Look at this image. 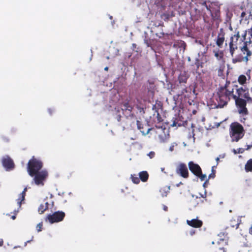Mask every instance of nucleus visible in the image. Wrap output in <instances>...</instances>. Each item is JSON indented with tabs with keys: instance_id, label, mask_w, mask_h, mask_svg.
Wrapping results in <instances>:
<instances>
[{
	"instance_id": "obj_1",
	"label": "nucleus",
	"mask_w": 252,
	"mask_h": 252,
	"mask_svg": "<svg viewBox=\"0 0 252 252\" xmlns=\"http://www.w3.org/2000/svg\"><path fill=\"white\" fill-rule=\"evenodd\" d=\"M230 82L226 80L223 86L218 88L216 94L215 95L216 102L214 104V108H223L226 106L230 101L231 97L235 100V103L238 107L239 113L243 115L248 114V111L246 108L247 101L246 100L237 97L233 94V89H230L229 86Z\"/></svg>"
},
{
	"instance_id": "obj_2",
	"label": "nucleus",
	"mask_w": 252,
	"mask_h": 252,
	"mask_svg": "<svg viewBox=\"0 0 252 252\" xmlns=\"http://www.w3.org/2000/svg\"><path fill=\"white\" fill-rule=\"evenodd\" d=\"M247 31H245L244 33L242 35V38L240 39V43L243 42V45L240 47L241 53L236 55L232 59V63H236L242 62H248V57L252 55V52L248 47V43H251V39L249 41H245L246 39Z\"/></svg>"
},
{
	"instance_id": "obj_3",
	"label": "nucleus",
	"mask_w": 252,
	"mask_h": 252,
	"mask_svg": "<svg viewBox=\"0 0 252 252\" xmlns=\"http://www.w3.org/2000/svg\"><path fill=\"white\" fill-rule=\"evenodd\" d=\"M245 134L243 126L238 122L232 123L229 127V135L232 142H238Z\"/></svg>"
},
{
	"instance_id": "obj_4",
	"label": "nucleus",
	"mask_w": 252,
	"mask_h": 252,
	"mask_svg": "<svg viewBox=\"0 0 252 252\" xmlns=\"http://www.w3.org/2000/svg\"><path fill=\"white\" fill-rule=\"evenodd\" d=\"M43 162L39 159L33 156L27 164V171L30 176H32L37 172L41 171Z\"/></svg>"
},
{
	"instance_id": "obj_5",
	"label": "nucleus",
	"mask_w": 252,
	"mask_h": 252,
	"mask_svg": "<svg viewBox=\"0 0 252 252\" xmlns=\"http://www.w3.org/2000/svg\"><path fill=\"white\" fill-rule=\"evenodd\" d=\"M188 167L190 172L194 176L199 178L201 181H203L206 179V175L203 174L202 169L198 164L190 161L188 163Z\"/></svg>"
},
{
	"instance_id": "obj_6",
	"label": "nucleus",
	"mask_w": 252,
	"mask_h": 252,
	"mask_svg": "<svg viewBox=\"0 0 252 252\" xmlns=\"http://www.w3.org/2000/svg\"><path fill=\"white\" fill-rule=\"evenodd\" d=\"M48 176V173L46 170H42L37 172L33 176L32 183L35 184L38 186H43L44 182L46 180Z\"/></svg>"
},
{
	"instance_id": "obj_7",
	"label": "nucleus",
	"mask_w": 252,
	"mask_h": 252,
	"mask_svg": "<svg viewBox=\"0 0 252 252\" xmlns=\"http://www.w3.org/2000/svg\"><path fill=\"white\" fill-rule=\"evenodd\" d=\"M240 38L239 31H235V33L230 37L229 47V52L232 57H233L236 50L238 49V41Z\"/></svg>"
},
{
	"instance_id": "obj_8",
	"label": "nucleus",
	"mask_w": 252,
	"mask_h": 252,
	"mask_svg": "<svg viewBox=\"0 0 252 252\" xmlns=\"http://www.w3.org/2000/svg\"><path fill=\"white\" fill-rule=\"evenodd\" d=\"M65 216L64 212L58 211L52 214H49L47 216L46 220H48L51 223L58 222L62 221L64 219Z\"/></svg>"
},
{
	"instance_id": "obj_9",
	"label": "nucleus",
	"mask_w": 252,
	"mask_h": 252,
	"mask_svg": "<svg viewBox=\"0 0 252 252\" xmlns=\"http://www.w3.org/2000/svg\"><path fill=\"white\" fill-rule=\"evenodd\" d=\"M175 172L178 176L184 179L189 177V173L188 167L184 163H179L176 167Z\"/></svg>"
},
{
	"instance_id": "obj_10",
	"label": "nucleus",
	"mask_w": 252,
	"mask_h": 252,
	"mask_svg": "<svg viewBox=\"0 0 252 252\" xmlns=\"http://www.w3.org/2000/svg\"><path fill=\"white\" fill-rule=\"evenodd\" d=\"M207 9L210 12L213 20H220V7L211 4L206 5Z\"/></svg>"
},
{
	"instance_id": "obj_11",
	"label": "nucleus",
	"mask_w": 252,
	"mask_h": 252,
	"mask_svg": "<svg viewBox=\"0 0 252 252\" xmlns=\"http://www.w3.org/2000/svg\"><path fill=\"white\" fill-rule=\"evenodd\" d=\"M135 109L139 110L140 112L143 111V108L136 104L135 101L134 102L133 105L132 104V103L130 101L127 102V110L129 111L130 113H131L128 117H127V118H130L131 119H133L134 120H136V117L134 113Z\"/></svg>"
},
{
	"instance_id": "obj_12",
	"label": "nucleus",
	"mask_w": 252,
	"mask_h": 252,
	"mask_svg": "<svg viewBox=\"0 0 252 252\" xmlns=\"http://www.w3.org/2000/svg\"><path fill=\"white\" fill-rule=\"evenodd\" d=\"M2 164L7 171L12 170L15 166L13 160L8 156L2 158Z\"/></svg>"
},
{
	"instance_id": "obj_13",
	"label": "nucleus",
	"mask_w": 252,
	"mask_h": 252,
	"mask_svg": "<svg viewBox=\"0 0 252 252\" xmlns=\"http://www.w3.org/2000/svg\"><path fill=\"white\" fill-rule=\"evenodd\" d=\"M237 93L238 94V97H244L247 99L248 102H252V98L250 96L249 91L247 89H244L243 87H241L237 90Z\"/></svg>"
},
{
	"instance_id": "obj_14",
	"label": "nucleus",
	"mask_w": 252,
	"mask_h": 252,
	"mask_svg": "<svg viewBox=\"0 0 252 252\" xmlns=\"http://www.w3.org/2000/svg\"><path fill=\"white\" fill-rule=\"evenodd\" d=\"M225 33L223 29L220 28L216 40V44L219 48H222L224 41L225 40Z\"/></svg>"
},
{
	"instance_id": "obj_15",
	"label": "nucleus",
	"mask_w": 252,
	"mask_h": 252,
	"mask_svg": "<svg viewBox=\"0 0 252 252\" xmlns=\"http://www.w3.org/2000/svg\"><path fill=\"white\" fill-rule=\"evenodd\" d=\"M187 223L189 226L194 228H200L203 225L202 221L198 220L197 218L191 220H187Z\"/></svg>"
},
{
	"instance_id": "obj_16",
	"label": "nucleus",
	"mask_w": 252,
	"mask_h": 252,
	"mask_svg": "<svg viewBox=\"0 0 252 252\" xmlns=\"http://www.w3.org/2000/svg\"><path fill=\"white\" fill-rule=\"evenodd\" d=\"M136 122V124L138 128L140 130L141 132L144 135L148 134L150 131L152 129L151 128H148L145 130L144 128V125H142L141 122L137 120H135Z\"/></svg>"
},
{
	"instance_id": "obj_17",
	"label": "nucleus",
	"mask_w": 252,
	"mask_h": 252,
	"mask_svg": "<svg viewBox=\"0 0 252 252\" xmlns=\"http://www.w3.org/2000/svg\"><path fill=\"white\" fill-rule=\"evenodd\" d=\"M219 244H220L221 243L222 244L223 247H219V252H226V248L223 247V246H227L228 245V239L225 238L220 239V241H218Z\"/></svg>"
},
{
	"instance_id": "obj_18",
	"label": "nucleus",
	"mask_w": 252,
	"mask_h": 252,
	"mask_svg": "<svg viewBox=\"0 0 252 252\" xmlns=\"http://www.w3.org/2000/svg\"><path fill=\"white\" fill-rule=\"evenodd\" d=\"M149 174L146 171H143L139 173L140 180L143 182H147L149 179Z\"/></svg>"
},
{
	"instance_id": "obj_19",
	"label": "nucleus",
	"mask_w": 252,
	"mask_h": 252,
	"mask_svg": "<svg viewBox=\"0 0 252 252\" xmlns=\"http://www.w3.org/2000/svg\"><path fill=\"white\" fill-rule=\"evenodd\" d=\"M189 76L185 72H182L178 76V81L180 84L187 83Z\"/></svg>"
},
{
	"instance_id": "obj_20",
	"label": "nucleus",
	"mask_w": 252,
	"mask_h": 252,
	"mask_svg": "<svg viewBox=\"0 0 252 252\" xmlns=\"http://www.w3.org/2000/svg\"><path fill=\"white\" fill-rule=\"evenodd\" d=\"M49 208V203L46 202L44 204H41L38 208V212L40 214L44 213Z\"/></svg>"
},
{
	"instance_id": "obj_21",
	"label": "nucleus",
	"mask_w": 252,
	"mask_h": 252,
	"mask_svg": "<svg viewBox=\"0 0 252 252\" xmlns=\"http://www.w3.org/2000/svg\"><path fill=\"white\" fill-rule=\"evenodd\" d=\"M162 104L161 101H157L156 104L153 105L152 106V109L155 111V112H158L159 109H162Z\"/></svg>"
},
{
	"instance_id": "obj_22",
	"label": "nucleus",
	"mask_w": 252,
	"mask_h": 252,
	"mask_svg": "<svg viewBox=\"0 0 252 252\" xmlns=\"http://www.w3.org/2000/svg\"><path fill=\"white\" fill-rule=\"evenodd\" d=\"M245 169L246 172H252V158L248 160L245 165Z\"/></svg>"
},
{
	"instance_id": "obj_23",
	"label": "nucleus",
	"mask_w": 252,
	"mask_h": 252,
	"mask_svg": "<svg viewBox=\"0 0 252 252\" xmlns=\"http://www.w3.org/2000/svg\"><path fill=\"white\" fill-rule=\"evenodd\" d=\"M26 195L20 193L19 198L17 199V204L19 208H21V204L23 201H24Z\"/></svg>"
},
{
	"instance_id": "obj_24",
	"label": "nucleus",
	"mask_w": 252,
	"mask_h": 252,
	"mask_svg": "<svg viewBox=\"0 0 252 252\" xmlns=\"http://www.w3.org/2000/svg\"><path fill=\"white\" fill-rule=\"evenodd\" d=\"M215 56L218 60H221L223 57V54L222 51H216L215 52Z\"/></svg>"
},
{
	"instance_id": "obj_25",
	"label": "nucleus",
	"mask_w": 252,
	"mask_h": 252,
	"mask_svg": "<svg viewBox=\"0 0 252 252\" xmlns=\"http://www.w3.org/2000/svg\"><path fill=\"white\" fill-rule=\"evenodd\" d=\"M247 78L245 75H241L238 78V82L240 84L243 85L246 83Z\"/></svg>"
},
{
	"instance_id": "obj_26",
	"label": "nucleus",
	"mask_w": 252,
	"mask_h": 252,
	"mask_svg": "<svg viewBox=\"0 0 252 252\" xmlns=\"http://www.w3.org/2000/svg\"><path fill=\"white\" fill-rule=\"evenodd\" d=\"M131 179L132 182L134 184H138L140 183L139 177H138L135 174L131 175Z\"/></svg>"
},
{
	"instance_id": "obj_27",
	"label": "nucleus",
	"mask_w": 252,
	"mask_h": 252,
	"mask_svg": "<svg viewBox=\"0 0 252 252\" xmlns=\"http://www.w3.org/2000/svg\"><path fill=\"white\" fill-rule=\"evenodd\" d=\"M216 167L215 166H213L212 167V173L209 175V179H214L215 178L216 176V170L215 169V168Z\"/></svg>"
},
{
	"instance_id": "obj_28",
	"label": "nucleus",
	"mask_w": 252,
	"mask_h": 252,
	"mask_svg": "<svg viewBox=\"0 0 252 252\" xmlns=\"http://www.w3.org/2000/svg\"><path fill=\"white\" fill-rule=\"evenodd\" d=\"M233 151L235 154H242L244 152V149L243 148H239L237 151L235 149H234Z\"/></svg>"
},
{
	"instance_id": "obj_29",
	"label": "nucleus",
	"mask_w": 252,
	"mask_h": 252,
	"mask_svg": "<svg viewBox=\"0 0 252 252\" xmlns=\"http://www.w3.org/2000/svg\"><path fill=\"white\" fill-rule=\"evenodd\" d=\"M43 224L42 222L39 223L36 226V229L38 232L42 231Z\"/></svg>"
},
{
	"instance_id": "obj_30",
	"label": "nucleus",
	"mask_w": 252,
	"mask_h": 252,
	"mask_svg": "<svg viewBox=\"0 0 252 252\" xmlns=\"http://www.w3.org/2000/svg\"><path fill=\"white\" fill-rule=\"evenodd\" d=\"M171 126H181V125L180 124H178L177 122H176V120H174L173 121L172 124L171 125Z\"/></svg>"
},
{
	"instance_id": "obj_31",
	"label": "nucleus",
	"mask_w": 252,
	"mask_h": 252,
	"mask_svg": "<svg viewBox=\"0 0 252 252\" xmlns=\"http://www.w3.org/2000/svg\"><path fill=\"white\" fill-rule=\"evenodd\" d=\"M157 113V119L158 122H160L162 121V118L161 117L160 115L159 114V112Z\"/></svg>"
},
{
	"instance_id": "obj_32",
	"label": "nucleus",
	"mask_w": 252,
	"mask_h": 252,
	"mask_svg": "<svg viewBox=\"0 0 252 252\" xmlns=\"http://www.w3.org/2000/svg\"><path fill=\"white\" fill-rule=\"evenodd\" d=\"M155 155V153L154 152H150L149 154H148V156L150 157L151 158L154 157Z\"/></svg>"
},
{
	"instance_id": "obj_33",
	"label": "nucleus",
	"mask_w": 252,
	"mask_h": 252,
	"mask_svg": "<svg viewBox=\"0 0 252 252\" xmlns=\"http://www.w3.org/2000/svg\"><path fill=\"white\" fill-rule=\"evenodd\" d=\"M246 13L245 12L243 11L241 14V21L243 20L244 19V17L246 16Z\"/></svg>"
},
{
	"instance_id": "obj_34",
	"label": "nucleus",
	"mask_w": 252,
	"mask_h": 252,
	"mask_svg": "<svg viewBox=\"0 0 252 252\" xmlns=\"http://www.w3.org/2000/svg\"><path fill=\"white\" fill-rule=\"evenodd\" d=\"M209 178H208V179H207V178H206V179L204 180V181H205V182H204V184H203V186H204V187H206V185L207 184H208V183H209Z\"/></svg>"
},
{
	"instance_id": "obj_35",
	"label": "nucleus",
	"mask_w": 252,
	"mask_h": 252,
	"mask_svg": "<svg viewBox=\"0 0 252 252\" xmlns=\"http://www.w3.org/2000/svg\"><path fill=\"white\" fill-rule=\"evenodd\" d=\"M195 231L194 230H191L189 232V234L191 236L195 234Z\"/></svg>"
},
{
	"instance_id": "obj_36",
	"label": "nucleus",
	"mask_w": 252,
	"mask_h": 252,
	"mask_svg": "<svg viewBox=\"0 0 252 252\" xmlns=\"http://www.w3.org/2000/svg\"><path fill=\"white\" fill-rule=\"evenodd\" d=\"M121 117L122 116H121V115L120 114H118V115H117V120L118 121H120L121 120Z\"/></svg>"
},
{
	"instance_id": "obj_37",
	"label": "nucleus",
	"mask_w": 252,
	"mask_h": 252,
	"mask_svg": "<svg viewBox=\"0 0 252 252\" xmlns=\"http://www.w3.org/2000/svg\"><path fill=\"white\" fill-rule=\"evenodd\" d=\"M27 190V189L26 188H25L21 193L26 195V192Z\"/></svg>"
},
{
	"instance_id": "obj_38",
	"label": "nucleus",
	"mask_w": 252,
	"mask_h": 252,
	"mask_svg": "<svg viewBox=\"0 0 252 252\" xmlns=\"http://www.w3.org/2000/svg\"><path fill=\"white\" fill-rule=\"evenodd\" d=\"M48 112L50 115H52V113L53 112V110L52 109L49 108L48 109Z\"/></svg>"
},
{
	"instance_id": "obj_39",
	"label": "nucleus",
	"mask_w": 252,
	"mask_h": 252,
	"mask_svg": "<svg viewBox=\"0 0 252 252\" xmlns=\"http://www.w3.org/2000/svg\"><path fill=\"white\" fill-rule=\"evenodd\" d=\"M3 244V241L2 239H0V247L2 246Z\"/></svg>"
},
{
	"instance_id": "obj_40",
	"label": "nucleus",
	"mask_w": 252,
	"mask_h": 252,
	"mask_svg": "<svg viewBox=\"0 0 252 252\" xmlns=\"http://www.w3.org/2000/svg\"><path fill=\"white\" fill-rule=\"evenodd\" d=\"M252 147V145H247V148H246V150H248Z\"/></svg>"
},
{
	"instance_id": "obj_41",
	"label": "nucleus",
	"mask_w": 252,
	"mask_h": 252,
	"mask_svg": "<svg viewBox=\"0 0 252 252\" xmlns=\"http://www.w3.org/2000/svg\"><path fill=\"white\" fill-rule=\"evenodd\" d=\"M163 210L167 211L168 210V207L165 205H163Z\"/></svg>"
},
{
	"instance_id": "obj_42",
	"label": "nucleus",
	"mask_w": 252,
	"mask_h": 252,
	"mask_svg": "<svg viewBox=\"0 0 252 252\" xmlns=\"http://www.w3.org/2000/svg\"><path fill=\"white\" fill-rule=\"evenodd\" d=\"M249 233L251 234H252V225L251 226V227H250V228L249 229Z\"/></svg>"
},
{
	"instance_id": "obj_43",
	"label": "nucleus",
	"mask_w": 252,
	"mask_h": 252,
	"mask_svg": "<svg viewBox=\"0 0 252 252\" xmlns=\"http://www.w3.org/2000/svg\"><path fill=\"white\" fill-rule=\"evenodd\" d=\"M174 146H171L170 147L169 150L170 151H172L173 150Z\"/></svg>"
},
{
	"instance_id": "obj_44",
	"label": "nucleus",
	"mask_w": 252,
	"mask_h": 252,
	"mask_svg": "<svg viewBox=\"0 0 252 252\" xmlns=\"http://www.w3.org/2000/svg\"><path fill=\"white\" fill-rule=\"evenodd\" d=\"M11 218H12V220H15V218H16V216H12L11 217Z\"/></svg>"
},
{
	"instance_id": "obj_45",
	"label": "nucleus",
	"mask_w": 252,
	"mask_h": 252,
	"mask_svg": "<svg viewBox=\"0 0 252 252\" xmlns=\"http://www.w3.org/2000/svg\"><path fill=\"white\" fill-rule=\"evenodd\" d=\"M181 184H182V183L181 182L180 183L178 184L177 185V187H179Z\"/></svg>"
},
{
	"instance_id": "obj_46",
	"label": "nucleus",
	"mask_w": 252,
	"mask_h": 252,
	"mask_svg": "<svg viewBox=\"0 0 252 252\" xmlns=\"http://www.w3.org/2000/svg\"><path fill=\"white\" fill-rule=\"evenodd\" d=\"M235 225H236V228H237L238 227V226H239V223H237Z\"/></svg>"
},
{
	"instance_id": "obj_47",
	"label": "nucleus",
	"mask_w": 252,
	"mask_h": 252,
	"mask_svg": "<svg viewBox=\"0 0 252 252\" xmlns=\"http://www.w3.org/2000/svg\"><path fill=\"white\" fill-rule=\"evenodd\" d=\"M216 161H217V162H218V161H219V160H220L219 158H218H218H216Z\"/></svg>"
},
{
	"instance_id": "obj_48",
	"label": "nucleus",
	"mask_w": 252,
	"mask_h": 252,
	"mask_svg": "<svg viewBox=\"0 0 252 252\" xmlns=\"http://www.w3.org/2000/svg\"><path fill=\"white\" fill-rule=\"evenodd\" d=\"M108 67H105V68H104V70H108Z\"/></svg>"
},
{
	"instance_id": "obj_49",
	"label": "nucleus",
	"mask_w": 252,
	"mask_h": 252,
	"mask_svg": "<svg viewBox=\"0 0 252 252\" xmlns=\"http://www.w3.org/2000/svg\"><path fill=\"white\" fill-rule=\"evenodd\" d=\"M122 113L123 114H124V109L123 108H122Z\"/></svg>"
},
{
	"instance_id": "obj_50",
	"label": "nucleus",
	"mask_w": 252,
	"mask_h": 252,
	"mask_svg": "<svg viewBox=\"0 0 252 252\" xmlns=\"http://www.w3.org/2000/svg\"><path fill=\"white\" fill-rule=\"evenodd\" d=\"M124 106L125 107H126V103L124 104Z\"/></svg>"
},
{
	"instance_id": "obj_51",
	"label": "nucleus",
	"mask_w": 252,
	"mask_h": 252,
	"mask_svg": "<svg viewBox=\"0 0 252 252\" xmlns=\"http://www.w3.org/2000/svg\"><path fill=\"white\" fill-rule=\"evenodd\" d=\"M250 91L251 93H252V87L251 88Z\"/></svg>"
},
{
	"instance_id": "obj_52",
	"label": "nucleus",
	"mask_w": 252,
	"mask_h": 252,
	"mask_svg": "<svg viewBox=\"0 0 252 252\" xmlns=\"http://www.w3.org/2000/svg\"><path fill=\"white\" fill-rule=\"evenodd\" d=\"M110 19H112V16H110Z\"/></svg>"
},
{
	"instance_id": "obj_53",
	"label": "nucleus",
	"mask_w": 252,
	"mask_h": 252,
	"mask_svg": "<svg viewBox=\"0 0 252 252\" xmlns=\"http://www.w3.org/2000/svg\"><path fill=\"white\" fill-rule=\"evenodd\" d=\"M161 35H162V36H163V35H164V33H163V32H162V33H161Z\"/></svg>"
},
{
	"instance_id": "obj_54",
	"label": "nucleus",
	"mask_w": 252,
	"mask_h": 252,
	"mask_svg": "<svg viewBox=\"0 0 252 252\" xmlns=\"http://www.w3.org/2000/svg\"><path fill=\"white\" fill-rule=\"evenodd\" d=\"M167 189H168V190H169L170 189V187H168L167 188Z\"/></svg>"
}]
</instances>
